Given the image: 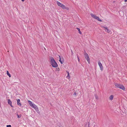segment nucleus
<instances>
[{
  "label": "nucleus",
  "instance_id": "412c9836",
  "mask_svg": "<svg viewBox=\"0 0 127 127\" xmlns=\"http://www.w3.org/2000/svg\"><path fill=\"white\" fill-rule=\"evenodd\" d=\"M77 58H78V61H79V60H80V59H79V57L78 56L77 57Z\"/></svg>",
  "mask_w": 127,
  "mask_h": 127
},
{
  "label": "nucleus",
  "instance_id": "9b49d317",
  "mask_svg": "<svg viewBox=\"0 0 127 127\" xmlns=\"http://www.w3.org/2000/svg\"><path fill=\"white\" fill-rule=\"evenodd\" d=\"M114 97V96L113 95H111L109 97V98L110 100L112 101L113 100Z\"/></svg>",
  "mask_w": 127,
  "mask_h": 127
},
{
  "label": "nucleus",
  "instance_id": "0eeeda50",
  "mask_svg": "<svg viewBox=\"0 0 127 127\" xmlns=\"http://www.w3.org/2000/svg\"><path fill=\"white\" fill-rule=\"evenodd\" d=\"M102 27L104 28V29H105V31L107 33H109L110 32V30L108 29L107 27Z\"/></svg>",
  "mask_w": 127,
  "mask_h": 127
},
{
  "label": "nucleus",
  "instance_id": "a211bd4d",
  "mask_svg": "<svg viewBox=\"0 0 127 127\" xmlns=\"http://www.w3.org/2000/svg\"><path fill=\"white\" fill-rule=\"evenodd\" d=\"M76 92H74V93L73 94V95H74V96H76Z\"/></svg>",
  "mask_w": 127,
  "mask_h": 127
},
{
  "label": "nucleus",
  "instance_id": "aec40b11",
  "mask_svg": "<svg viewBox=\"0 0 127 127\" xmlns=\"http://www.w3.org/2000/svg\"><path fill=\"white\" fill-rule=\"evenodd\" d=\"M95 98L96 99H98V96L96 95L95 96Z\"/></svg>",
  "mask_w": 127,
  "mask_h": 127
},
{
  "label": "nucleus",
  "instance_id": "ddd939ff",
  "mask_svg": "<svg viewBox=\"0 0 127 127\" xmlns=\"http://www.w3.org/2000/svg\"><path fill=\"white\" fill-rule=\"evenodd\" d=\"M76 29H77L79 31V33L80 34H82V32L80 31V29L78 28H77Z\"/></svg>",
  "mask_w": 127,
  "mask_h": 127
},
{
  "label": "nucleus",
  "instance_id": "f3484780",
  "mask_svg": "<svg viewBox=\"0 0 127 127\" xmlns=\"http://www.w3.org/2000/svg\"><path fill=\"white\" fill-rule=\"evenodd\" d=\"M59 56L60 57V60H59L60 62V63H61V64H63V63L62 62V61H61V58H60V56Z\"/></svg>",
  "mask_w": 127,
  "mask_h": 127
},
{
  "label": "nucleus",
  "instance_id": "f8f14e48",
  "mask_svg": "<svg viewBox=\"0 0 127 127\" xmlns=\"http://www.w3.org/2000/svg\"><path fill=\"white\" fill-rule=\"evenodd\" d=\"M91 15L92 17L94 19H95L96 15L95 14H94L92 13L91 14Z\"/></svg>",
  "mask_w": 127,
  "mask_h": 127
},
{
  "label": "nucleus",
  "instance_id": "39448f33",
  "mask_svg": "<svg viewBox=\"0 0 127 127\" xmlns=\"http://www.w3.org/2000/svg\"><path fill=\"white\" fill-rule=\"evenodd\" d=\"M84 55L86 59L87 60L88 63L90 64V60L88 55L86 52L84 53Z\"/></svg>",
  "mask_w": 127,
  "mask_h": 127
},
{
  "label": "nucleus",
  "instance_id": "7ed1b4c3",
  "mask_svg": "<svg viewBox=\"0 0 127 127\" xmlns=\"http://www.w3.org/2000/svg\"><path fill=\"white\" fill-rule=\"evenodd\" d=\"M57 3L58 6H60L63 9H65L67 10L69 9V7H66L64 5L58 1H57Z\"/></svg>",
  "mask_w": 127,
  "mask_h": 127
},
{
  "label": "nucleus",
  "instance_id": "5701e85b",
  "mask_svg": "<svg viewBox=\"0 0 127 127\" xmlns=\"http://www.w3.org/2000/svg\"><path fill=\"white\" fill-rule=\"evenodd\" d=\"M22 1H25V0H21Z\"/></svg>",
  "mask_w": 127,
  "mask_h": 127
},
{
  "label": "nucleus",
  "instance_id": "423d86ee",
  "mask_svg": "<svg viewBox=\"0 0 127 127\" xmlns=\"http://www.w3.org/2000/svg\"><path fill=\"white\" fill-rule=\"evenodd\" d=\"M98 65L100 68V70L101 71H102L103 69V67L102 64L100 62H98Z\"/></svg>",
  "mask_w": 127,
  "mask_h": 127
},
{
  "label": "nucleus",
  "instance_id": "f03ea898",
  "mask_svg": "<svg viewBox=\"0 0 127 127\" xmlns=\"http://www.w3.org/2000/svg\"><path fill=\"white\" fill-rule=\"evenodd\" d=\"M28 102L31 107L34 108L36 111H39L38 108L37 106L34 104L33 103L32 101L28 100Z\"/></svg>",
  "mask_w": 127,
  "mask_h": 127
},
{
  "label": "nucleus",
  "instance_id": "9d476101",
  "mask_svg": "<svg viewBox=\"0 0 127 127\" xmlns=\"http://www.w3.org/2000/svg\"><path fill=\"white\" fill-rule=\"evenodd\" d=\"M8 104L10 105L11 107H13L12 105V102L11 101L10 99H8Z\"/></svg>",
  "mask_w": 127,
  "mask_h": 127
},
{
  "label": "nucleus",
  "instance_id": "f257e3e1",
  "mask_svg": "<svg viewBox=\"0 0 127 127\" xmlns=\"http://www.w3.org/2000/svg\"><path fill=\"white\" fill-rule=\"evenodd\" d=\"M50 64L53 67L56 68L58 67V65L53 57H51L50 58Z\"/></svg>",
  "mask_w": 127,
  "mask_h": 127
},
{
  "label": "nucleus",
  "instance_id": "6ab92c4d",
  "mask_svg": "<svg viewBox=\"0 0 127 127\" xmlns=\"http://www.w3.org/2000/svg\"><path fill=\"white\" fill-rule=\"evenodd\" d=\"M7 127H11V126L10 125H7L6 126Z\"/></svg>",
  "mask_w": 127,
  "mask_h": 127
},
{
  "label": "nucleus",
  "instance_id": "6e6552de",
  "mask_svg": "<svg viewBox=\"0 0 127 127\" xmlns=\"http://www.w3.org/2000/svg\"><path fill=\"white\" fill-rule=\"evenodd\" d=\"M20 99H18L17 100V105L20 106L21 105V104L20 102Z\"/></svg>",
  "mask_w": 127,
  "mask_h": 127
},
{
  "label": "nucleus",
  "instance_id": "4468645a",
  "mask_svg": "<svg viewBox=\"0 0 127 127\" xmlns=\"http://www.w3.org/2000/svg\"><path fill=\"white\" fill-rule=\"evenodd\" d=\"M7 75L9 76V77H11V76L10 74L9 73L8 71H7Z\"/></svg>",
  "mask_w": 127,
  "mask_h": 127
},
{
  "label": "nucleus",
  "instance_id": "dca6fc26",
  "mask_svg": "<svg viewBox=\"0 0 127 127\" xmlns=\"http://www.w3.org/2000/svg\"><path fill=\"white\" fill-rule=\"evenodd\" d=\"M17 116L18 118H20L21 116V114L18 115V114H17Z\"/></svg>",
  "mask_w": 127,
  "mask_h": 127
},
{
  "label": "nucleus",
  "instance_id": "1a4fd4ad",
  "mask_svg": "<svg viewBox=\"0 0 127 127\" xmlns=\"http://www.w3.org/2000/svg\"><path fill=\"white\" fill-rule=\"evenodd\" d=\"M95 19L97 20L100 22H101L102 21L98 17L96 16Z\"/></svg>",
  "mask_w": 127,
  "mask_h": 127
},
{
  "label": "nucleus",
  "instance_id": "4be33fe9",
  "mask_svg": "<svg viewBox=\"0 0 127 127\" xmlns=\"http://www.w3.org/2000/svg\"><path fill=\"white\" fill-rule=\"evenodd\" d=\"M125 2H126L127 1V0H125Z\"/></svg>",
  "mask_w": 127,
  "mask_h": 127
},
{
  "label": "nucleus",
  "instance_id": "20e7f679",
  "mask_svg": "<svg viewBox=\"0 0 127 127\" xmlns=\"http://www.w3.org/2000/svg\"><path fill=\"white\" fill-rule=\"evenodd\" d=\"M115 85L117 88H119L123 90H124L125 89V87L123 85L116 83L115 84Z\"/></svg>",
  "mask_w": 127,
  "mask_h": 127
},
{
  "label": "nucleus",
  "instance_id": "2eb2a0df",
  "mask_svg": "<svg viewBox=\"0 0 127 127\" xmlns=\"http://www.w3.org/2000/svg\"><path fill=\"white\" fill-rule=\"evenodd\" d=\"M67 76L66 77H69V78L70 77V75H69V72L68 71H67Z\"/></svg>",
  "mask_w": 127,
  "mask_h": 127
}]
</instances>
